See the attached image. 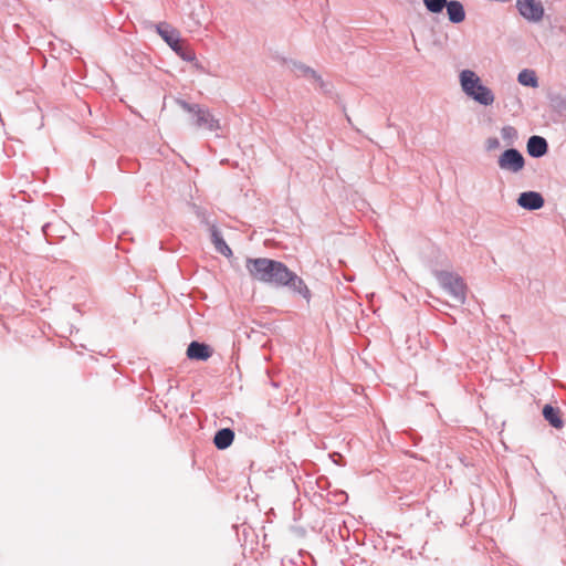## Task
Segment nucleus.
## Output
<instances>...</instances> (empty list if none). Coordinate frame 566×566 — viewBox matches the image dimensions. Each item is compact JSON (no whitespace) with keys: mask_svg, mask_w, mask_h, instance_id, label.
Listing matches in <instances>:
<instances>
[{"mask_svg":"<svg viewBox=\"0 0 566 566\" xmlns=\"http://www.w3.org/2000/svg\"><path fill=\"white\" fill-rule=\"evenodd\" d=\"M527 154L533 158H541L548 153L547 140L538 135H533L526 144Z\"/></svg>","mask_w":566,"mask_h":566,"instance_id":"9b49d317","label":"nucleus"},{"mask_svg":"<svg viewBox=\"0 0 566 566\" xmlns=\"http://www.w3.org/2000/svg\"><path fill=\"white\" fill-rule=\"evenodd\" d=\"M497 165L504 171L517 174L524 168L525 159L520 150L511 147L501 154Z\"/></svg>","mask_w":566,"mask_h":566,"instance_id":"423d86ee","label":"nucleus"},{"mask_svg":"<svg viewBox=\"0 0 566 566\" xmlns=\"http://www.w3.org/2000/svg\"><path fill=\"white\" fill-rule=\"evenodd\" d=\"M198 217L201 218L202 222H206L207 224H209L211 241H212L214 248L217 249L218 247H222V244L226 243V241L223 240V237H222L221 232L219 231V229L217 228V226L213 223H210L206 218V213L202 211H198Z\"/></svg>","mask_w":566,"mask_h":566,"instance_id":"dca6fc26","label":"nucleus"},{"mask_svg":"<svg viewBox=\"0 0 566 566\" xmlns=\"http://www.w3.org/2000/svg\"><path fill=\"white\" fill-rule=\"evenodd\" d=\"M216 250L224 256H230L232 254V251L227 243H223L222 247H218Z\"/></svg>","mask_w":566,"mask_h":566,"instance_id":"412c9836","label":"nucleus"},{"mask_svg":"<svg viewBox=\"0 0 566 566\" xmlns=\"http://www.w3.org/2000/svg\"><path fill=\"white\" fill-rule=\"evenodd\" d=\"M156 31L169 48L184 61H196V53L189 46H185L180 39L179 31L166 22L156 24Z\"/></svg>","mask_w":566,"mask_h":566,"instance_id":"7ed1b4c3","label":"nucleus"},{"mask_svg":"<svg viewBox=\"0 0 566 566\" xmlns=\"http://www.w3.org/2000/svg\"><path fill=\"white\" fill-rule=\"evenodd\" d=\"M520 14L528 22H539L544 17V7L537 0H516Z\"/></svg>","mask_w":566,"mask_h":566,"instance_id":"0eeeda50","label":"nucleus"},{"mask_svg":"<svg viewBox=\"0 0 566 566\" xmlns=\"http://www.w3.org/2000/svg\"><path fill=\"white\" fill-rule=\"evenodd\" d=\"M283 282L284 283H282V286H287L291 291L300 294L307 302H310L311 292L305 282L303 281V279L300 277L296 273L289 269V274L286 275V279H284Z\"/></svg>","mask_w":566,"mask_h":566,"instance_id":"9d476101","label":"nucleus"},{"mask_svg":"<svg viewBox=\"0 0 566 566\" xmlns=\"http://www.w3.org/2000/svg\"><path fill=\"white\" fill-rule=\"evenodd\" d=\"M234 440V431L230 428H222L219 429L214 437H213V443L217 449L219 450H226L229 448Z\"/></svg>","mask_w":566,"mask_h":566,"instance_id":"2eb2a0df","label":"nucleus"},{"mask_svg":"<svg viewBox=\"0 0 566 566\" xmlns=\"http://www.w3.org/2000/svg\"><path fill=\"white\" fill-rule=\"evenodd\" d=\"M436 277L442 289L459 304H464L467 298V285L463 279L449 271H437Z\"/></svg>","mask_w":566,"mask_h":566,"instance_id":"39448f33","label":"nucleus"},{"mask_svg":"<svg viewBox=\"0 0 566 566\" xmlns=\"http://www.w3.org/2000/svg\"><path fill=\"white\" fill-rule=\"evenodd\" d=\"M516 202L525 210L535 211L544 207L545 200L539 192L530 190L521 192Z\"/></svg>","mask_w":566,"mask_h":566,"instance_id":"1a4fd4ad","label":"nucleus"},{"mask_svg":"<svg viewBox=\"0 0 566 566\" xmlns=\"http://www.w3.org/2000/svg\"><path fill=\"white\" fill-rule=\"evenodd\" d=\"M287 65H289L290 70L296 76L312 80L319 85L322 91H324L325 93L328 92V90H327L328 85L323 81L321 75H318L317 72L315 70H313L312 67H310L298 61H293V60H291Z\"/></svg>","mask_w":566,"mask_h":566,"instance_id":"6e6552de","label":"nucleus"},{"mask_svg":"<svg viewBox=\"0 0 566 566\" xmlns=\"http://www.w3.org/2000/svg\"><path fill=\"white\" fill-rule=\"evenodd\" d=\"M500 147V140L499 138L496 137H489L486 140H485V148L486 150H494V149H497Z\"/></svg>","mask_w":566,"mask_h":566,"instance_id":"aec40b11","label":"nucleus"},{"mask_svg":"<svg viewBox=\"0 0 566 566\" xmlns=\"http://www.w3.org/2000/svg\"><path fill=\"white\" fill-rule=\"evenodd\" d=\"M460 85L467 96L483 106L494 103V94L485 86L478 74L472 70H463L459 75Z\"/></svg>","mask_w":566,"mask_h":566,"instance_id":"f03ea898","label":"nucleus"},{"mask_svg":"<svg viewBox=\"0 0 566 566\" xmlns=\"http://www.w3.org/2000/svg\"><path fill=\"white\" fill-rule=\"evenodd\" d=\"M517 81L521 85L527 87H537L538 80L533 70L524 69L517 75Z\"/></svg>","mask_w":566,"mask_h":566,"instance_id":"f3484780","label":"nucleus"},{"mask_svg":"<svg viewBox=\"0 0 566 566\" xmlns=\"http://www.w3.org/2000/svg\"><path fill=\"white\" fill-rule=\"evenodd\" d=\"M212 355V349L209 345L192 340L187 348V357L195 360H208Z\"/></svg>","mask_w":566,"mask_h":566,"instance_id":"f8f14e48","label":"nucleus"},{"mask_svg":"<svg viewBox=\"0 0 566 566\" xmlns=\"http://www.w3.org/2000/svg\"><path fill=\"white\" fill-rule=\"evenodd\" d=\"M447 9V14L449 21L458 24L464 21L465 11L463 4L458 0H448V4L444 7Z\"/></svg>","mask_w":566,"mask_h":566,"instance_id":"4468645a","label":"nucleus"},{"mask_svg":"<svg viewBox=\"0 0 566 566\" xmlns=\"http://www.w3.org/2000/svg\"><path fill=\"white\" fill-rule=\"evenodd\" d=\"M245 268L254 280L274 286H282L289 274V268L284 263L268 258H249Z\"/></svg>","mask_w":566,"mask_h":566,"instance_id":"f257e3e1","label":"nucleus"},{"mask_svg":"<svg viewBox=\"0 0 566 566\" xmlns=\"http://www.w3.org/2000/svg\"><path fill=\"white\" fill-rule=\"evenodd\" d=\"M544 419L555 429H562L564 421L562 418V411L558 407L551 403H546L542 409Z\"/></svg>","mask_w":566,"mask_h":566,"instance_id":"ddd939ff","label":"nucleus"},{"mask_svg":"<svg viewBox=\"0 0 566 566\" xmlns=\"http://www.w3.org/2000/svg\"><path fill=\"white\" fill-rule=\"evenodd\" d=\"M426 9L430 13H441L448 4V0H422Z\"/></svg>","mask_w":566,"mask_h":566,"instance_id":"6ab92c4d","label":"nucleus"},{"mask_svg":"<svg viewBox=\"0 0 566 566\" xmlns=\"http://www.w3.org/2000/svg\"><path fill=\"white\" fill-rule=\"evenodd\" d=\"M501 136L503 140L506 143V145L511 146L516 142L518 133L515 127L506 125L502 127Z\"/></svg>","mask_w":566,"mask_h":566,"instance_id":"a211bd4d","label":"nucleus"},{"mask_svg":"<svg viewBox=\"0 0 566 566\" xmlns=\"http://www.w3.org/2000/svg\"><path fill=\"white\" fill-rule=\"evenodd\" d=\"M177 104L187 113L191 115L192 125L197 128H203L209 132L220 129V122L216 118L208 108L199 105L191 104L184 99H177Z\"/></svg>","mask_w":566,"mask_h":566,"instance_id":"20e7f679","label":"nucleus"}]
</instances>
